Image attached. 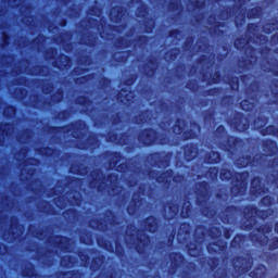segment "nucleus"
Masks as SVG:
<instances>
[{
	"instance_id": "nucleus-30",
	"label": "nucleus",
	"mask_w": 278,
	"mask_h": 278,
	"mask_svg": "<svg viewBox=\"0 0 278 278\" xmlns=\"http://www.w3.org/2000/svg\"><path fill=\"white\" fill-rule=\"evenodd\" d=\"M116 101L117 103H119L121 105H124L125 108H129L130 105H134V91H131L130 89L123 87L121 88L116 96Z\"/></svg>"
},
{
	"instance_id": "nucleus-25",
	"label": "nucleus",
	"mask_w": 278,
	"mask_h": 278,
	"mask_svg": "<svg viewBox=\"0 0 278 278\" xmlns=\"http://www.w3.org/2000/svg\"><path fill=\"white\" fill-rule=\"evenodd\" d=\"M192 238V225L188 222H184L180 224L179 229H178V236H177V241L178 244H182V247L186 248L188 251V245L190 243L197 244V241L193 238V241L191 240Z\"/></svg>"
},
{
	"instance_id": "nucleus-22",
	"label": "nucleus",
	"mask_w": 278,
	"mask_h": 278,
	"mask_svg": "<svg viewBox=\"0 0 278 278\" xmlns=\"http://www.w3.org/2000/svg\"><path fill=\"white\" fill-rule=\"evenodd\" d=\"M170 157L173 152H152L147 155V162H150L151 166L156 168H168L170 166Z\"/></svg>"
},
{
	"instance_id": "nucleus-33",
	"label": "nucleus",
	"mask_w": 278,
	"mask_h": 278,
	"mask_svg": "<svg viewBox=\"0 0 278 278\" xmlns=\"http://www.w3.org/2000/svg\"><path fill=\"white\" fill-rule=\"evenodd\" d=\"M262 149L264 151L263 155H266V161L269 162L270 159L268 157H275L278 152V144L277 141L273 139H264L262 141Z\"/></svg>"
},
{
	"instance_id": "nucleus-44",
	"label": "nucleus",
	"mask_w": 278,
	"mask_h": 278,
	"mask_svg": "<svg viewBox=\"0 0 278 278\" xmlns=\"http://www.w3.org/2000/svg\"><path fill=\"white\" fill-rule=\"evenodd\" d=\"M76 105H79L80 108H84L83 112L84 114H91L92 109H90V105H92V99L88 96H78L75 100Z\"/></svg>"
},
{
	"instance_id": "nucleus-48",
	"label": "nucleus",
	"mask_w": 278,
	"mask_h": 278,
	"mask_svg": "<svg viewBox=\"0 0 278 278\" xmlns=\"http://www.w3.org/2000/svg\"><path fill=\"white\" fill-rule=\"evenodd\" d=\"M71 37V31L66 30L58 37L59 45H62L65 53H71L73 51V42L68 41L66 38Z\"/></svg>"
},
{
	"instance_id": "nucleus-53",
	"label": "nucleus",
	"mask_w": 278,
	"mask_h": 278,
	"mask_svg": "<svg viewBox=\"0 0 278 278\" xmlns=\"http://www.w3.org/2000/svg\"><path fill=\"white\" fill-rule=\"evenodd\" d=\"M22 276L25 278H37L38 271L36 270V265L34 263H28L27 266L22 269Z\"/></svg>"
},
{
	"instance_id": "nucleus-23",
	"label": "nucleus",
	"mask_w": 278,
	"mask_h": 278,
	"mask_svg": "<svg viewBox=\"0 0 278 278\" xmlns=\"http://www.w3.org/2000/svg\"><path fill=\"white\" fill-rule=\"evenodd\" d=\"M136 233L137 236L132 242V247L138 255H147V252L151 247V237L140 228H137Z\"/></svg>"
},
{
	"instance_id": "nucleus-5",
	"label": "nucleus",
	"mask_w": 278,
	"mask_h": 278,
	"mask_svg": "<svg viewBox=\"0 0 278 278\" xmlns=\"http://www.w3.org/2000/svg\"><path fill=\"white\" fill-rule=\"evenodd\" d=\"M89 188L97 190V192L103 193L115 192L118 188V174L116 173H103V169L96 168L90 172Z\"/></svg>"
},
{
	"instance_id": "nucleus-21",
	"label": "nucleus",
	"mask_w": 278,
	"mask_h": 278,
	"mask_svg": "<svg viewBox=\"0 0 278 278\" xmlns=\"http://www.w3.org/2000/svg\"><path fill=\"white\" fill-rule=\"evenodd\" d=\"M96 242L100 249H104V251H108V253H115L116 257H119V260L125 257V247L123 243H121V241L116 240L114 248V243L112 241L108 240L103 236H98L96 238Z\"/></svg>"
},
{
	"instance_id": "nucleus-62",
	"label": "nucleus",
	"mask_w": 278,
	"mask_h": 278,
	"mask_svg": "<svg viewBox=\"0 0 278 278\" xmlns=\"http://www.w3.org/2000/svg\"><path fill=\"white\" fill-rule=\"evenodd\" d=\"M65 91L64 88L59 87L54 93L51 94V101L52 103H62V101H64V97H65Z\"/></svg>"
},
{
	"instance_id": "nucleus-56",
	"label": "nucleus",
	"mask_w": 278,
	"mask_h": 278,
	"mask_svg": "<svg viewBox=\"0 0 278 278\" xmlns=\"http://www.w3.org/2000/svg\"><path fill=\"white\" fill-rule=\"evenodd\" d=\"M12 129H14V124L11 122L0 123V134L2 138H10L12 136Z\"/></svg>"
},
{
	"instance_id": "nucleus-42",
	"label": "nucleus",
	"mask_w": 278,
	"mask_h": 278,
	"mask_svg": "<svg viewBox=\"0 0 278 278\" xmlns=\"http://www.w3.org/2000/svg\"><path fill=\"white\" fill-rule=\"evenodd\" d=\"M206 251L210 255H216L218 251L220 253L227 252V243L220 241H212L206 244Z\"/></svg>"
},
{
	"instance_id": "nucleus-2",
	"label": "nucleus",
	"mask_w": 278,
	"mask_h": 278,
	"mask_svg": "<svg viewBox=\"0 0 278 278\" xmlns=\"http://www.w3.org/2000/svg\"><path fill=\"white\" fill-rule=\"evenodd\" d=\"M240 216H243L241 229H243V231H252L256 223L255 216L261 220H266L269 216H273V210H260L254 204L244 206L230 204L224 206L219 212V219L224 225H231V223L238 220Z\"/></svg>"
},
{
	"instance_id": "nucleus-19",
	"label": "nucleus",
	"mask_w": 278,
	"mask_h": 278,
	"mask_svg": "<svg viewBox=\"0 0 278 278\" xmlns=\"http://www.w3.org/2000/svg\"><path fill=\"white\" fill-rule=\"evenodd\" d=\"M94 223L97 225L98 231H101L102 233H105L110 227H118V225H121V220H118V214H116L112 208H106L103 212V218L96 219Z\"/></svg>"
},
{
	"instance_id": "nucleus-16",
	"label": "nucleus",
	"mask_w": 278,
	"mask_h": 278,
	"mask_svg": "<svg viewBox=\"0 0 278 278\" xmlns=\"http://www.w3.org/2000/svg\"><path fill=\"white\" fill-rule=\"evenodd\" d=\"M102 138H105L106 142H111L112 144H116L117 147H126L128 152L134 151L136 149V143L131 142V135L127 131L116 132L114 130H110L106 135H101Z\"/></svg>"
},
{
	"instance_id": "nucleus-61",
	"label": "nucleus",
	"mask_w": 278,
	"mask_h": 278,
	"mask_svg": "<svg viewBox=\"0 0 278 278\" xmlns=\"http://www.w3.org/2000/svg\"><path fill=\"white\" fill-rule=\"evenodd\" d=\"M150 40L151 38H149V36L147 35H138L137 38L134 39L135 47H137L138 49H144V47L149 45Z\"/></svg>"
},
{
	"instance_id": "nucleus-37",
	"label": "nucleus",
	"mask_w": 278,
	"mask_h": 278,
	"mask_svg": "<svg viewBox=\"0 0 278 278\" xmlns=\"http://www.w3.org/2000/svg\"><path fill=\"white\" fill-rule=\"evenodd\" d=\"M68 203L72 207H81L84 205V194L77 189H71L67 192Z\"/></svg>"
},
{
	"instance_id": "nucleus-31",
	"label": "nucleus",
	"mask_w": 278,
	"mask_h": 278,
	"mask_svg": "<svg viewBox=\"0 0 278 278\" xmlns=\"http://www.w3.org/2000/svg\"><path fill=\"white\" fill-rule=\"evenodd\" d=\"M163 218L164 220H173L179 215V205L177 202H173V200H168L163 203Z\"/></svg>"
},
{
	"instance_id": "nucleus-51",
	"label": "nucleus",
	"mask_w": 278,
	"mask_h": 278,
	"mask_svg": "<svg viewBox=\"0 0 278 278\" xmlns=\"http://www.w3.org/2000/svg\"><path fill=\"white\" fill-rule=\"evenodd\" d=\"M70 173H72V175L84 177L86 173H88V166L84 165V163H73L70 166Z\"/></svg>"
},
{
	"instance_id": "nucleus-41",
	"label": "nucleus",
	"mask_w": 278,
	"mask_h": 278,
	"mask_svg": "<svg viewBox=\"0 0 278 278\" xmlns=\"http://www.w3.org/2000/svg\"><path fill=\"white\" fill-rule=\"evenodd\" d=\"M98 42L99 38L93 31L83 34V36L80 37V43L84 45V47H89V49H96Z\"/></svg>"
},
{
	"instance_id": "nucleus-52",
	"label": "nucleus",
	"mask_w": 278,
	"mask_h": 278,
	"mask_svg": "<svg viewBox=\"0 0 278 278\" xmlns=\"http://www.w3.org/2000/svg\"><path fill=\"white\" fill-rule=\"evenodd\" d=\"M268 125V117L265 115H258L253 119V128L262 134V129H264Z\"/></svg>"
},
{
	"instance_id": "nucleus-4",
	"label": "nucleus",
	"mask_w": 278,
	"mask_h": 278,
	"mask_svg": "<svg viewBox=\"0 0 278 278\" xmlns=\"http://www.w3.org/2000/svg\"><path fill=\"white\" fill-rule=\"evenodd\" d=\"M207 235L211 240L217 242L216 240L223 236V227L210 226L207 228V226L203 224L197 225L193 231V239L195 240V243H189L187 245V253L189 257H201V254L203 253L201 245L205 242Z\"/></svg>"
},
{
	"instance_id": "nucleus-46",
	"label": "nucleus",
	"mask_w": 278,
	"mask_h": 278,
	"mask_svg": "<svg viewBox=\"0 0 278 278\" xmlns=\"http://www.w3.org/2000/svg\"><path fill=\"white\" fill-rule=\"evenodd\" d=\"M247 240H249V235L237 233L230 241V247L231 249L240 250L244 244H247Z\"/></svg>"
},
{
	"instance_id": "nucleus-6",
	"label": "nucleus",
	"mask_w": 278,
	"mask_h": 278,
	"mask_svg": "<svg viewBox=\"0 0 278 278\" xmlns=\"http://www.w3.org/2000/svg\"><path fill=\"white\" fill-rule=\"evenodd\" d=\"M249 170L235 172L229 168H222L219 170L220 181H231L230 194L232 197H244L249 190Z\"/></svg>"
},
{
	"instance_id": "nucleus-57",
	"label": "nucleus",
	"mask_w": 278,
	"mask_h": 278,
	"mask_svg": "<svg viewBox=\"0 0 278 278\" xmlns=\"http://www.w3.org/2000/svg\"><path fill=\"white\" fill-rule=\"evenodd\" d=\"M180 216L182 218H190L192 216V202L185 200L181 205Z\"/></svg>"
},
{
	"instance_id": "nucleus-18",
	"label": "nucleus",
	"mask_w": 278,
	"mask_h": 278,
	"mask_svg": "<svg viewBox=\"0 0 278 278\" xmlns=\"http://www.w3.org/2000/svg\"><path fill=\"white\" fill-rule=\"evenodd\" d=\"M104 160H106L108 169L109 170H116V173H126L128 165L127 163H121L123 160V153L118 151H105L103 153Z\"/></svg>"
},
{
	"instance_id": "nucleus-10",
	"label": "nucleus",
	"mask_w": 278,
	"mask_h": 278,
	"mask_svg": "<svg viewBox=\"0 0 278 278\" xmlns=\"http://www.w3.org/2000/svg\"><path fill=\"white\" fill-rule=\"evenodd\" d=\"M168 257V273L169 275H177L179 269L185 268L180 271V277L190 278L194 275V271L198 269L197 263L188 261L181 252H169Z\"/></svg>"
},
{
	"instance_id": "nucleus-58",
	"label": "nucleus",
	"mask_w": 278,
	"mask_h": 278,
	"mask_svg": "<svg viewBox=\"0 0 278 278\" xmlns=\"http://www.w3.org/2000/svg\"><path fill=\"white\" fill-rule=\"evenodd\" d=\"M219 173H220V168H218L216 166L208 167L204 172V177H205V179H210V181H217Z\"/></svg>"
},
{
	"instance_id": "nucleus-15",
	"label": "nucleus",
	"mask_w": 278,
	"mask_h": 278,
	"mask_svg": "<svg viewBox=\"0 0 278 278\" xmlns=\"http://www.w3.org/2000/svg\"><path fill=\"white\" fill-rule=\"evenodd\" d=\"M58 53V48L50 47L45 53L47 62H52L53 68H58V71H68L73 64V59L64 53L59 55Z\"/></svg>"
},
{
	"instance_id": "nucleus-40",
	"label": "nucleus",
	"mask_w": 278,
	"mask_h": 278,
	"mask_svg": "<svg viewBox=\"0 0 278 278\" xmlns=\"http://www.w3.org/2000/svg\"><path fill=\"white\" fill-rule=\"evenodd\" d=\"M140 203H142V197L135 192L126 208L128 216H135L138 213V210H140Z\"/></svg>"
},
{
	"instance_id": "nucleus-11",
	"label": "nucleus",
	"mask_w": 278,
	"mask_h": 278,
	"mask_svg": "<svg viewBox=\"0 0 278 278\" xmlns=\"http://www.w3.org/2000/svg\"><path fill=\"white\" fill-rule=\"evenodd\" d=\"M137 142L142 148L157 147V144L166 147V144H170V137L164 132L161 134L153 127H146L137 134Z\"/></svg>"
},
{
	"instance_id": "nucleus-54",
	"label": "nucleus",
	"mask_w": 278,
	"mask_h": 278,
	"mask_svg": "<svg viewBox=\"0 0 278 278\" xmlns=\"http://www.w3.org/2000/svg\"><path fill=\"white\" fill-rule=\"evenodd\" d=\"M223 156L218 151H211L205 154L206 164H220Z\"/></svg>"
},
{
	"instance_id": "nucleus-64",
	"label": "nucleus",
	"mask_w": 278,
	"mask_h": 278,
	"mask_svg": "<svg viewBox=\"0 0 278 278\" xmlns=\"http://www.w3.org/2000/svg\"><path fill=\"white\" fill-rule=\"evenodd\" d=\"M264 34H273V31H278V17L273 18L271 22L267 24V27L265 26L263 28Z\"/></svg>"
},
{
	"instance_id": "nucleus-29",
	"label": "nucleus",
	"mask_w": 278,
	"mask_h": 278,
	"mask_svg": "<svg viewBox=\"0 0 278 278\" xmlns=\"http://www.w3.org/2000/svg\"><path fill=\"white\" fill-rule=\"evenodd\" d=\"M220 264V258L217 256L208 257V267L213 273V278H229V271L227 268L218 267Z\"/></svg>"
},
{
	"instance_id": "nucleus-17",
	"label": "nucleus",
	"mask_w": 278,
	"mask_h": 278,
	"mask_svg": "<svg viewBox=\"0 0 278 278\" xmlns=\"http://www.w3.org/2000/svg\"><path fill=\"white\" fill-rule=\"evenodd\" d=\"M227 123L237 134H247L251 129V118L240 111H236Z\"/></svg>"
},
{
	"instance_id": "nucleus-45",
	"label": "nucleus",
	"mask_w": 278,
	"mask_h": 278,
	"mask_svg": "<svg viewBox=\"0 0 278 278\" xmlns=\"http://www.w3.org/2000/svg\"><path fill=\"white\" fill-rule=\"evenodd\" d=\"M202 81H205L207 86H213L214 84H220L223 81V73L220 71H215L207 77V73L202 74Z\"/></svg>"
},
{
	"instance_id": "nucleus-50",
	"label": "nucleus",
	"mask_w": 278,
	"mask_h": 278,
	"mask_svg": "<svg viewBox=\"0 0 278 278\" xmlns=\"http://www.w3.org/2000/svg\"><path fill=\"white\" fill-rule=\"evenodd\" d=\"M62 216L66 223H75V220L79 219V211L77 208L70 207L63 211Z\"/></svg>"
},
{
	"instance_id": "nucleus-34",
	"label": "nucleus",
	"mask_w": 278,
	"mask_h": 278,
	"mask_svg": "<svg viewBox=\"0 0 278 278\" xmlns=\"http://www.w3.org/2000/svg\"><path fill=\"white\" fill-rule=\"evenodd\" d=\"M190 126L192 128L186 129L182 131V135H180L181 140L188 141V140H197L199 138V132L201 131V124L197 121L190 122Z\"/></svg>"
},
{
	"instance_id": "nucleus-59",
	"label": "nucleus",
	"mask_w": 278,
	"mask_h": 278,
	"mask_svg": "<svg viewBox=\"0 0 278 278\" xmlns=\"http://www.w3.org/2000/svg\"><path fill=\"white\" fill-rule=\"evenodd\" d=\"M263 12H264V9L262 8V5L250 8L247 11V18H249L250 21L253 18H260Z\"/></svg>"
},
{
	"instance_id": "nucleus-20",
	"label": "nucleus",
	"mask_w": 278,
	"mask_h": 278,
	"mask_svg": "<svg viewBox=\"0 0 278 278\" xmlns=\"http://www.w3.org/2000/svg\"><path fill=\"white\" fill-rule=\"evenodd\" d=\"M268 233H273V226L269 224H262L256 227V233L250 232L249 240L252 244H258V247H267L270 238L267 236Z\"/></svg>"
},
{
	"instance_id": "nucleus-49",
	"label": "nucleus",
	"mask_w": 278,
	"mask_h": 278,
	"mask_svg": "<svg viewBox=\"0 0 278 278\" xmlns=\"http://www.w3.org/2000/svg\"><path fill=\"white\" fill-rule=\"evenodd\" d=\"M185 130H186V119L181 117H177L174 125L172 126V131L174 136H178V138H180V136L184 134Z\"/></svg>"
},
{
	"instance_id": "nucleus-26",
	"label": "nucleus",
	"mask_w": 278,
	"mask_h": 278,
	"mask_svg": "<svg viewBox=\"0 0 278 278\" xmlns=\"http://www.w3.org/2000/svg\"><path fill=\"white\" fill-rule=\"evenodd\" d=\"M269 188L264 184V178L260 176H254L251 179L250 185V195L254 197V199H258V197H264V194H268Z\"/></svg>"
},
{
	"instance_id": "nucleus-13",
	"label": "nucleus",
	"mask_w": 278,
	"mask_h": 278,
	"mask_svg": "<svg viewBox=\"0 0 278 278\" xmlns=\"http://www.w3.org/2000/svg\"><path fill=\"white\" fill-rule=\"evenodd\" d=\"M149 179H154L156 184L161 186H165V188H169V186L174 184H181L186 177L182 174H176L174 169L166 170H157V169H149L148 170Z\"/></svg>"
},
{
	"instance_id": "nucleus-24",
	"label": "nucleus",
	"mask_w": 278,
	"mask_h": 278,
	"mask_svg": "<svg viewBox=\"0 0 278 278\" xmlns=\"http://www.w3.org/2000/svg\"><path fill=\"white\" fill-rule=\"evenodd\" d=\"M56 251L61 253H73V238L64 235H54L48 240Z\"/></svg>"
},
{
	"instance_id": "nucleus-47",
	"label": "nucleus",
	"mask_w": 278,
	"mask_h": 278,
	"mask_svg": "<svg viewBox=\"0 0 278 278\" xmlns=\"http://www.w3.org/2000/svg\"><path fill=\"white\" fill-rule=\"evenodd\" d=\"M131 55V50L115 52L112 54V60L115 64H127Z\"/></svg>"
},
{
	"instance_id": "nucleus-7",
	"label": "nucleus",
	"mask_w": 278,
	"mask_h": 278,
	"mask_svg": "<svg viewBox=\"0 0 278 278\" xmlns=\"http://www.w3.org/2000/svg\"><path fill=\"white\" fill-rule=\"evenodd\" d=\"M231 264L237 275H249L250 278H268V267L264 264H257L253 268L251 256L237 255L231 258Z\"/></svg>"
},
{
	"instance_id": "nucleus-60",
	"label": "nucleus",
	"mask_w": 278,
	"mask_h": 278,
	"mask_svg": "<svg viewBox=\"0 0 278 278\" xmlns=\"http://www.w3.org/2000/svg\"><path fill=\"white\" fill-rule=\"evenodd\" d=\"M60 277L63 278H81L84 274L79 269H72V270H62L59 271Z\"/></svg>"
},
{
	"instance_id": "nucleus-36",
	"label": "nucleus",
	"mask_w": 278,
	"mask_h": 278,
	"mask_svg": "<svg viewBox=\"0 0 278 278\" xmlns=\"http://www.w3.org/2000/svg\"><path fill=\"white\" fill-rule=\"evenodd\" d=\"M135 125H147L153 121V111L151 109H144L139 114L132 117Z\"/></svg>"
},
{
	"instance_id": "nucleus-14",
	"label": "nucleus",
	"mask_w": 278,
	"mask_h": 278,
	"mask_svg": "<svg viewBox=\"0 0 278 278\" xmlns=\"http://www.w3.org/2000/svg\"><path fill=\"white\" fill-rule=\"evenodd\" d=\"M245 99H243L239 105L243 112H253L255 105L260 103V80H253L245 88Z\"/></svg>"
},
{
	"instance_id": "nucleus-35",
	"label": "nucleus",
	"mask_w": 278,
	"mask_h": 278,
	"mask_svg": "<svg viewBox=\"0 0 278 278\" xmlns=\"http://www.w3.org/2000/svg\"><path fill=\"white\" fill-rule=\"evenodd\" d=\"M181 151L185 162H193V160H197V156L199 155V148L195 143H187L182 146Z\"/></svg>"
},
{
	"instance_id": "nucleus-8",
	"label": "nucleus",
	"mask_w": 278,
	"mask_h": 278,
	"mask_svg": "<svg viewBox=\"0 0 278 278\" xmlns=\"http://www.w3.org/2000/svg\"><path fill=\"white\" fill-rule=\"evenodd\" d=\"M237 168H256L257 170H275L278 168V156L266 160V154L256 152L253 156L251 154H242L235 160Z\"/></svg>"
},
{
	"instance_id": "nucleus-39",
	"label": "nucleus",
	"mask_w": 278,
	"mask_h": 278,
	"mask_svg": "<svg viewBox=\"0 0 278 278\" xmlns=\"http://www.w3.org/2000/svg\"><path fill=\"white\" fill-rule=\"evenodd\" d=\"M126 12L127 10H125V7L115 5L111 9V12L109 13V18L112 23H123V18H125Z\"/></svg>"
},
{
	"instance_id": "nucleus-1",
	"label": "nucleus",
	"mask_w": 278,
	"mask_h": 278,
	"mask_svg": "<svg viewBox=\"0 0 278 278\" xmlns=\"http://www.w3.org/2000/svg\"><path fill=\"white\" fill-rule=\"evenodd\" d=\"M87 129L88 124H86V121L76 119L63 126H50L49 134H64L65 136L71 134L72 138L75 140L76 149L79 151H90L91 153H94V151L101 147V139H99L101 134L90 131L86 137Z\"/></svg>"
},
{
	"instance_id": "nucleus-9",
	"label": "nucleus",
	"mask_w": 278,
	"mask_h": 278,
	"mask_svg": "<svg viewBox=\"0 0 278 278\" xmlns=\"http://www.w3.org/2000/svg\"><path fill=\"white\" fill-rule=\"evenodd\" d=\"M253 37H237L233 41L236 51L243 52L245 58L239 61V68L241 71H251L257 64L260 56H257V48L253 47L250 42Z\"/></svg>"
},
{
	"instance_id": "nucleus-38",
	"label": "nucleus",
	"mask_w": 278,
	"mask_h": 278,
	"mask_svg": "<svg viewBox=\"0 0 278 278\" xmlns=\"http://www.w3.org/2000/svg\"><path fill=\"white\" fill-rule=\"evenodd\" d=\"M159 64L156 56L149 58L148 63L143 65V75L151 79L157 73Z\"/></svg>"
},
{
	"instance_id": "nucleus-28",
	"label": "nucleus",
	"mask_w": 278,
	"mask_h": 278,
	"mask_svg": "<svg viewBox=\"0 0 278 278\" xmlns=\"http://www.w3.org/2000/svg\"><path fill=\"white\" fill-rule=\"evenodd\" d=\"M195 201H206L212 197V186L210 181L202 180L194 185Z\"/></svg>"
},
{
	"instance_id": "nucleus-12",
	"label": "nucleus",
	"mask_w": 278,
	"mask_h": 278,
	"mask_svg": "<svg viewBox=\"0 0 278 278\" xmlns=\"http://www.w3.org/2000/svg\"><path fill=\"white\" fill-rule=\"evenodd\" d=\"M99 253V250L96 248H87V249H79L76 252L77 257H79L83 266L85 268H90L91 273H99L101 268H103V264L105 262V255L100 254L98 256H93L92 258L90 255H94Z\"/></svg>"
},
{
	"instance_id": "nucleus-55",
	"label": "nucleus",
	"mask_w": 278,
	"mask_h": 278,
	"mask_svg": "<svg viewBox=\"0 0 278 278\" xmlns=\"http://www.w3.org/2000/svg\"><path fill=\"white\" fill-rule=\"evenodd\" d=\"M34 70L36 71L35 75L36 77H49V73H51V67L46 64H38L34 66Z\"/></svg>"
},
{
	"instance_id": "nucleus-3",
	"label": "nucleus",
	"mask_w": 278,
	"mask_h": 278,
	"mask_svg": "<svg viewBox=\"0 0 278 278\" xmlns=\"http://www.w3.org/2000/svg\"><path fill=\"white\" fill-rule=\"evenodd\" d=\"M213 138L216 140V146L219 151L226 153L228 157H236V153H239L247 147V139L228 135L225 125H219L213 131Z\"/></svg>"
},
{
	"instance_id": "nucleus-27",
	"label": "nucleus",
	"mask_w": 278,
	"mask_h": 278,
	"mask_svg": "<svg viewBox=\"0 0 278 278\" xmlns=\"http://www.w3.org/2000/svg\"><path fill=\"white\" fill-rule=\"evenodd\" d=\"M195 205L200 208L202 216L205 218H216L218 208L216 202L210 200H195Z\"/></svg>"
},
{
	"instance_id": "nucleus-32",
	"label": "nucleus",
	"mask_w": 278,
	"mask_h": 278,
	"mask_svg": "<svg viewBox=\"0 0 278 278\" xmlns=\"http://www.w3.org/2000/svg\"><path fill=\"white\" fill-rule=\"evenodd\" d=\"M141 226L148 233H157L160 231V218L155 215H149L143 218Z\"/></svg>"
},
{
	"instance_id": "nucleus-43",
	"label": "nucleus",
	"mask_w": 278,
	"mask_h": 278,
	"mask_svg": "<svg viewBox=\"0 0 278 278\" xmlns=\"http://www.w3.org/2000/svg\"><path fill=\"white\" fill-rule=\"evenodd\" d=\"M37 153L41 155V157H47L48 160H51V157H55V155H60V153H62V150L46 146V147L38 148Z\"/></svg>"
},
{
	"instance_id": "nucleus-63",
	"label": "nucleus",
	"mask_w": 278,
	"mask_h": 278,
	"mask_svg": "<svg viewBox=\"0 0 278 278\" xmlns=\"http://www.w3.org/2000/svg\"><path fill=\"white\" fill-rule=\"evenodd\" d=\"M180 53H181L180 48H172L167 52H165V60H168L169 62H176Z\"/></svg>"
}]
</instances>
